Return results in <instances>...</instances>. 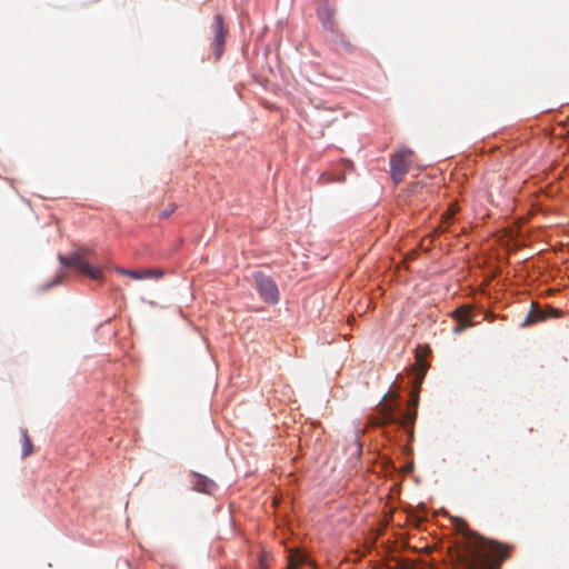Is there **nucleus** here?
Returning a JSON list of instances; mask_svg holds the SVG:
<instances>
[{
	"label": "nucleus",
	"mask_w": 569,
	"mask_h": 569,
	"mask_svg": "<svg viewBox=\"0 0 569 569\" xmlns=\"http://www.w3.org/2000/svg\"><path fill=\"white\" fill-rule=\"evenodd\" d=\"M413 152L408 148H401L390 157V176L396 184L402 181L409 171Z\"/></svg>",
	"instance_id": "4"
},
{
	"label": "nucleus",
	"mask_w": 569,
	"mask_h": 569,
	"mask_svg": "<svg viewBox=\"0 0 569 569\" xmlns=\"http://www.w3.org/2000/svg\"><path fill=\"white\" fill-rule=\"evenodd\" d=\"M562 315V311L548 307L546 310L541 309L540 306L536 302L531 303L530 310L527 313L522 327L530 326L540 321H545L549 318H558Z\"/></svg>",
	"instance_id": "7"
},
{
	"label": "nucleus",
	"mask_w": 569,
	"mask_h": 569,
	"mask_svg": "<svg viewBox=\"0 0 569 569\" xmlns=\"http://www.w3.org/2000/svg\"><path fill=\"white\" fill-rule=\"evenodd\" d=\"M320 180H322L323 183H328V182H342V181L346 180V176H345V173H341V174H338V176H335V174H331V173H323L320 177Z\"/></svg>",
	"instance_id": "15"
},
{
	"label": "nucleus",
	"mask_w": 569,
	"mask_h": 569,
	"mask_svg": "<svg viewBox=\"0 0 569 569\" xmlns=\"http://www.w3.org/2000/svg\"><path fill=\"white\" fill-rule=\"evenodd\" d=\"M211 28L213 33V40L211 46L213 49L214 58L218 60L223 53L226 36L228 32L223 17L221 14L218 13L213 17Z\"/></svg>",
	"instance_id": "6"
},
{
	"label": "nucleus",
	"mask_w": 569,
	"mask_h": 569,
	"mask_svg": "<svg viewBox=\"0 0 569 569\" xmlns=\"http://www.w3.org/2000/svg\"><path fill=\"white\" fill-rule=\"evenodd\" d=\"M253 277L260 297L266 302L276 305L280 297L276 282L270 277L261 272H256Z\"/></svg>",
	"instance_id": "5"
},
{
	"label": "nucleus",
	"mask_w": 569,
	"mask_h": 569,
	"mask_svg": "<svg viewBox=\"0 0 569 569\" xmlns=\"http://www.w3.org/2000/svg\"><path fill=\"white\" fill-rule=\"evenodd\" d=\"M339 166L342 167L343 169H347V168H351L352 163H351V161H349L347 159H341L339 162Z\"/></svg>",
	"instance_id": "18"
},
{
	"label": "nucleus",
	"mask_w": 569,
	"mask_h": 569,
	"mask_svg": "<svg viewBox=\"0 0 569 569\" xmlns=\"http://www.w3.org/2000/svg\"><path fill=\"white\" fill-rule=\"evenodd\" d=\"M392 398H393V400H397L398 395L397 393L392 395Z\"/></svg>",
	"instance_id": "21"
},
{
	"label": "nucleus",
	"mask_w": 569,
	"mask_h": 569,
	"mask_svg": "<svg viewBox=\"0 0 569 569\" xmlns=\"http://www.w3.org/2000/svg\"><path fill=\"white\" fill-rule=\"evenodd\" d=\"M465 542L457 550L456 557L461 569H498L509 557L507 546L488 540L466 530Z\"/></svg>",
	"instance_id": "1"
},
{
	"label": "nucleus",
	"mask_w": 569,
	"mask_h": 569,
	"mask_svg": "<svg viewBox=\"0 0 569 569\" xmlns=\"http://www.w3.org/2000/svg\"><path fill=\"white\" fill-rule=\"evenodd\" d=\"M453 318L457 320L458 325L453 328L456 333H460L466 328L471 326L470 321V311L468 308H459L453 311Z\"/></svg>",
	"instance_id": "10"
},
{
	"label": "nucleus",
	"mask_w": 569,
	"mask_h": 569,
	"mask_svg": "<svg viewBox=\"0 0 569 569\" xmlns=\"http://www.w3.org/2000/svg\"><path fill=\"white\" fill-rule=\"evenodd\" d=\"M176 209V206L174 204H170L169 209H166L163 211H161L160 213V218L163 219V218H167L169 217Z\"/></svg>",
	"instance_id": "17"
},
{
	"label": "nucleus",
	"mask_w": 569,
	"mask_h": 569,
	"mask_svg": "<svg viewBox=\"0 0 569 569\" xmlns=\"http://www.w3.org/2000/svg\"><path fill=\"white\" fill-rule=\"evenodd\" d=\"M429 368L428 362L423 359L421 355H417L416 362L413 365V370L416 372L413 379V388L411 392V398L408 402L407 411L401 415L399 419H397L393 415L397 405H391L386 401L387 396L379 403V416L373 417L371 419L372 425L383 426L391 423H399L402 428L408 429L410 436H412V427L415 420L417 418V407L419 400V391L426 376V372Z\"/></svg>",
	"instance_id": "2"
},
{
	"label": "nucleus",
	"mask_w": 569,
	"mask_h": 569,
	"mask_svg": "<svg viewBox=\"0 0 569 569\" xmlns=\"http://www.w3.org/2000/svg\"><path fill=\"white\" fill-rule=\"evenodd\" d=\"M412 470V466L406 467L405 471L410 472Z\"/></svg>",
	"instance_id": "20"
},
{
	"label": "nucleus",
	"mask_w": 569,
	"mask_h": 569,
	"mask_svg": "<svg viewBox=\"0 0 569 569\" xmlns=\"http://www.w3.org/2000/svg\"><path fill=\"white\" fill-rule=\"evenodd\" d=\"M33 451V446L30 437L26 431H23V446H22V457L26 458L30 456Z\"/></svg>",
	"instance_id": "14"
},
{
	"label": "nucleus",
	"mask_w": 569,
	"mask_h": 569,
	"mask_svg": "<svg viewBox=\"0 0 569 569\" xmlns=\"http://www.w3.org/2000/svg\"><path fill=\"white\" fill-rule=\"evenodd\" d=\"M117 271L134 280L160 279L163 276L162 269L127 270L123 268H117Z\"/></svg>",
	"instance_id": "8"
},
{
	"label": "nucleus",
	"mask_w": 569,
	"mask_h": 569,
	"mask_svg": "<svg viewBox=\"0 0 569 569\" xmlns=\"http://www.w3.org/2000/svg\"><path fill=\"white\" fill-rule=\"evenodd\" d=\"M305 561L303 555L299 552H291L289 556V563L287 569H297L299 565Z\"/></svg>",
	"instance_id": "13"
},
{
	"label": "nucleus",
	"mask_w": 569,
	"mask_h": 569,
	"mask_svg": "<svg viewBox=\"0 0 569 569\" xmlns=\"http://www.w3.org/2000/svg\"><path fill=\"white\" fill-rule=\"evenodd\" d=\"M458 212L457 204H451L447 211L441 216V226L435 229L436 234H440L446 231L447 226L450 224L452 217Z\"/></svg>",
	"instance_id": "12"
},
{
	"label": "nucleus",
	"mask_w": 569,
	"mask_h": 569,
	"mask_svg": "<svg viewBox=\"0 0 569 569\" xmlns=\"http://www.w3.org/2000/svg\"><path fill=\"white\" fill-rule=\"evenodd\" d=\"M216 483L206 476L192 473V488L196 491L211 495L216 490Z\"/></svg>",
	"instance_id": "9"
},
{
	"label": "nucleus",
	"mask_w": 569,
	"mask_h": 569,
	"mask_svg": "<svg viewBox=\"0 0 569 569\" xmlns=\"http://www.w3.org/2000/svg\"><path fill=\"white\" fill-rule=\"evenodd\" d=\"M258 569H269L268 568V556L264 552H261L259 556Z\"/></svg>",
	"instance_id": "16"
},
{
	"label": "nucleus",
	"mask_w": 569,
	"mask_h": 569,
	"mask_svg": "<svg viewBox=\"0 0 569 569\" xmlns=\"http://www.w3.org/2000/svg\"><path fill=\"white\" fill-rule=\"evenodd\" d=\"M63 276H58L54 283H60L62 281Z\"/></svg>",
	"instance_id": "19"
},
{
	"label": "nucleus",
	"mask_w": 569,
	"mask_h": 569,
	"mask_svg": "<svg viewBox=\"0 0 569 569\" xmlns=\"http://www.w3.org/2000/svg\"><path fill=\"white\" fill-rule=\"evenodd\" d=\"M317 13H318V18L320 19L322 26L330 31H335L336 22L333 19L335 14H333L332 9L329 8L328 6H323L318 9Z\"/></svg>",
	"instance_id": "11"
},
{
	"label": "nucleus",
	"mask_w": 569,
	"mask_h": 569,
	"mask_svg": "<svg viewBox=\"0 0 569 569\" xmlns=\"http://www.w3.org/2000/svg\"><path fill=\"white\" fill-rule=\"evenodd\" d=\"M89 252V250L82 249L70 254L69 257L59 256V260L64 267L74 268L89 278L98 280L102 277V271L100 268L92 267L87 262V256Z\"/></svg>",
	"instance_id": "3"
}]
</instances>
